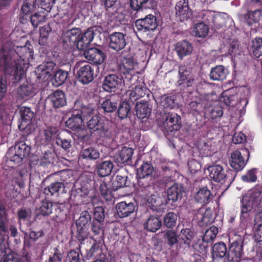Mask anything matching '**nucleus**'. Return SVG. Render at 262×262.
Wrapping results in <instances>:
<instances>
[{"instance_id": "nucleus-5", "label": "nucleus", "mask_w": 262, "mask_h": 262, "mask_svg": "<svg viewBox=\"0 0 262 262\" xmlns=\"http://www.w3.org/2000/svg\"><path fill=\"white\" fill-rule=\"evenodd\" d=\"M209 177L215 182L225 184H230L235 177L234 172L229 168L224 167L220 164H214L207 168Z\"/></svg>"}, {"instance_id": "nucleus-62", "label": "nucleus", "mask_w": 262, "mask_h": 262, "mask_svg": "<svg viewBox=\"0 0 262 262\" xmlns=\"http://www.w3.org/2000/svg\"><path fill=\"white\" fill-rule=\"evenodd\" d=\"M218 232V229L215 227H211L206 230L203 236V241L206 243L211 242L215 237Z\"/></svg>"}, {"instance_id": "nucleus-25", "label": "nucleus", "mask_w": 262, "mask_h": 262, "mask_svg": "<svg viewBox=\"0 0 262 262\" xmlns=\"http://www.w3.org/2000/svg\"><path fill=\"white\" fill-rule=\"evenodd\" d=\"M37 9L36 0H25L21 7V14H20L19 19L21 23L28 19V16Z\"/></svg>"}, {"instance_id": "nucleus-11", "label": "nucleus", "mask_w": 262, "mask_h": 262, "mask_svg": "<svg viewBox=\"0 0 262 262\" xmlns=\"http://www.w3.org/2000/svg\"><path fill=\"white\" fill-rule=\"evenodd\" d=\"M94 78V67L90 64L81 65L77 71V80L83 84L90 83L93 80Z\"/></svg>"}, {"instance_id": "nucleus-55", "label": "nucleus", "mask_w": 262, "mask_h": 262, "mask_svg": "<svg viewBox=\"0 0 262 262\" xmlns=\"http://www.w3.org/2000/svg\"><path fill=\"white\" fill-rule=\"evenodd\" d=\"M52 29L49 25H46L44 26L40 27L39 32L40 37L39 39V44L41 46H44L46 45L49 33L51 32Z\"/></svg>"}, {"instance_id": "nucleus-29", "label": "nucleus", "mask_w": 262, "mask_h": 262, "mask_svg": "<svg viewBox=\"0 0 262 262\" xmlns=\"http://www.w3.org/2000/svg\"><path fill=\"white\" fill-rule=\"evenodd\" d=\"M84 122L81 116L78 114L76 110H74L72 112L71 117L66 121L67 127L74 131L81 129Z\"/></svg>"}, {"instance_id": "nucleus-43", "label": "nucleus", "mask_w": 262, "mask_h": 262, "mask_svg": "<svg viewBox=\"0 0 262 262\" xmlns=\"http://www.w3.org/2000/svg\"><path fill=\"white\" fill-rule=\"evenodd\" d=\"M8 90V82L6 75H3L0 78V106L2 109L6 107V103L4 100Z\"/></svg>"}, {"instance_id": "nucleus-53", "label": "nucleus", "mask_w": 262, "mask_h": 262, "mask_svg": "<svg viewBox=\"0 0 262 262\" xmlns=\"http://www.w3.org/2000/svg\"><path fill=\"white\" fill-rule=\"evenodd\" d=\"M193 32L195 36L199 38H204L208 34L209 27L208 25L203 22L195 24L193 29Z\"/></svg>"}, {"instance_id": "nucleus-15", "label": "nucleus", "mask_w": 262, "mask_h": 262, "mask_svg": "<svg viewBox=\"0 0 262 262\" xmlns=\"http://www.w3.org/2000/svg\"><path fill=\"white\" fill-rule=\"evenodd\" d=\"M56 64L53 61L44 62L39 65L35 71L38 79L46 81L53 73Z\"/></svg>"}, {"instance_id": "nucleus-60", "label": "nucleus", "mask_w": 262, "mask_h": 262, "mask_svg": "<svg viewBox=\"0 0 262 262\" xmlns=\"http://www.w3.org/2000/svg\"><path fill=\"white\" fill-rule=\"evenodd\" d=\"M223 106L219 103L211 106L209 110V116L212 119L221 118L223 114Z\"/></svg>"}, {"instance_id": "nucleus-12", "label": "nucleus", "mask_w": 262, "mask_h": 262, "mask_svg": "<svg viewBox=\"0 0 262 262\" xmlns=\"http://www.w3.org/2000/svg\"><path fill=\"white\" fill-rule=\"evenodd\" d=\"M256 196L253 197L252 194H246L243 195L241 199V215L240 218L244 220L247 218L249 213L253 209H255L254 199Z\"/></svg>"}, {"instance_id": "nucleus-32", "label": "nucleus", "mask_w": 262, "mask_h": 262, "mask_svg": "<svg viewBox=\"0 0 262 262\" xmlns=\"http://www.w3.org/2000/svg\"><path fill=\"white\" fill-rule=\"evenodd\" d=\"M212 198V193L206 186L200 188L194 195L195 201L204 205L208 204Z\"/></svg>"}, {"instance_id": "nucleus-59", "label": "nucleus", "mask_w": 262, "mask_h": 262, "mask_svg": "<svg viewBox=\"0 0 262 262\" xmlns=\"http://www.w3.org/2000/svg\"><path fill=\"white\" fill-rule=\"evenodd\" d=\"M103 223L94 221H93L91 223L92 232L94 234V235L98 236L100 239H101V237L103 235Z\"/></svg>"}, {"instance_id": "nucleus-40", "label": "nucleus", "mask_w": 262, "mask_h": 262, "mask_svg": "<svg viewBox=\"0 0 262 262\" xmlns=\"http://www.w3.org/2000/svg\"><path fill=\"white\" fill-rule=\"evenodd\" d=\"M100 155L99 150L92 146L83 148L81 151V157L88 160H97L99 159Z\"/></svg>"}, {"instance_id": "nucleus-30", "label": "nucleus", "mask_w": 262, "mask_h": 262, "mask_svg": "<svg viewBox=\"0 0 262 262\" xmlns=\"http://www.w3.org/2000/svg\"><path fill=\"white\" fill-rule=\"evenodd\" d=\"M234 89L232 88L223 92L217 103L221 105L224 104L226 106H234L237 101V97L236 95L232 94V91Z\"/></svg>"}, {"instance_id": "nucleus-50", "label": "nucleus", "mask_w": 262, "mask_h": 262, "mask_svg": "<svg viewBox=\"0 0 262 262\" xmlns=\"http://www.w3.org/2000/svg\"><path fill=\"white\" fill-rule=\"evenodd\" d=\"M180 236V239L183 242V244L185 246V248H189L194 237V232L190 229H183L181 231Z\"/></svg>"}, {"instance_id": "nucleus-16", "label": "nucleus", "mask_w": 262, "mask_h": 262, "mask_svg": "<svg viewBox=\"0 0 262 262\" xmlns=\"http://www.w3.org/2000/svg\"><path fill=\"white\" fill-rule=\"evenodd\" d=\"M176 15L181 21H184L192 16V11L189 6V0H180L175 6Z\"/></svg>"}, {"instance_id": "nucleus-36", "label": "nucleus", "mask_w": 262, "mask_h": 262, "mask_svg": "<svg viewBox=\"0 0 262 262\" xmlns=\"http://www.w3.org/2000/svg\"><path fill=\"white\" fill-rule=\"evenodd\" d=\"M44 192L46 195H59L66 192L64 185L62 182H55L51 183L47 188L44 189Z\"/></svg>"}, {"instance_id": "nucleus-58", "label": "nucleus", "mask_w": 262, "mask_h": 262, "mask_svg": "<svg viewBox=\"0 0 262 262\" xmlns=\"http://www.w3.org/2000/svg\"><path fill=\"white\" fill-rule=\"evenodd\" d=\"M100 191L104 198L108 201L113 198L112 192L114 191L112 186H110L105 182H102L100 186Z\"/></svg>"}, {"instance_id": "nucleus-56", "label": "nucleus", "mask_w": 262, "mask_h": 262, "mask_svg": "<svg viewBox=\"0 0 262 262\" xmlns=\"http://www.w3.org/2000/svg\"><path fill=\"white\" fill-rule=\"evenodd\" d=\"M92 217L88 211H83L78 220L76 221V226L87 227L90 224Z\"/></svg>"}, {"instance_id": "nucleus-22", "label": "nucleus", "mask_w": 262, "mask_h": 262, "mask_svg": "<svg viewBox=\"0 0 262 262\" xmlns=\"http://www.w3.org/2000/svg\"><path fill=\"white\" fill-rule=\"evenodd\" d=\"M143 85V82L140 83V81H138V79L135 84L127 85L129 87H132V90H130L129 94V99L132 102L136 101L145 95L147 90Z\"/></svg>"}, {"instance_id": "nucleus-34", "label": "nucleus", "mask_w": 262, "mask_h": 262, "mask_svg": "<svg viewBox=\"0 0 262 262\" xmlns=\"http://www.w3.org/2000/svg\"><path fill=\"white\" fill-rule=\"evenodd\" d=\"M36 93V91L34 85L28 83L20 85L17 89L18 96L22 99L32 97Z\"/></svg>"}, {"instance_id": "nucleus-20", "label": "nucleus", "mask_w": 262, "mask_h": 262, "mask_svg": "<svg viewBox=\"0 0 262 262\" xmlns=\"http://www.w3.org/2000/svg\"><path fill=\"white\" fill-rule=\"evenodd\" d=\"M122 77L115 74H108L105 76L102 84L103 90L107 92H115L122 83Z\"/></svg>"}, {"instance_id": "nucleus-17", "label": "nucleus", "mask_w": 262, "mask_h": 262, "mask_svg": "<svg viewBox=\"0 0 262 262\" xmlns=\"http://www.w3.org/2000/svg\"><path fill=\"white\" fill-rule=\"evenodd\" d=\"M179 76L177 81L178 85L183 90L192 86L195 83L194 77L190 74V72L184 66L179 68Z\"/></svg>"}, {"instance_id": "nucleus-46", "label": "nucleus", "mask_w": 262, "mask_h": 262, "mask_svg": "<svg viewBox=\"0 0 262 262\" xmlns=\"http://www.w3.org/2000/svg\"><path fill=\"white\" fill-rule=\"evenodd\" d=\"M58 129L56 127H49L43 130V137L46 144H49L52 143V141L59 137L58 135Z\"/></svg>"}, {"instance_id": "nucleus-52", "label": "nucleus", "mask_w": 262, "mask_h": 262, "mask_svg": "<svg viewBox=\"0 0 262 262\" xmlns=\"http://www.w3.org/2000/svg\"><path fill=\"white\" fill-rule=\"evenodd\" d=\"M136 115L139 119H142L148 116L151 109L146 103H137L136 105Z\"/></svg>"}, {"instance_id": "nucleus-18", "label": "nucleus", "mask_w": 262, "mask_h": 262, "mask_svg": "<svg viewBox=\"0 0 262 262\" xmlns=\"http://www.w3.org/2000/svg\"><path fill=\"white\" fill-rule=\"evenodd\" d=\"M243 254V245L234 242L229 246L227 258L229 262H240Z\"/></svg>"}, {"instance_id": "nucleus-10", "label": "nucleus", "mask_w": 262, "mask_h": 262, "mask_svg": "<svg viewBox=\"0 0 262 262\" xmlns=\"http://www.w3.org/2000/svg\"><path fill=\"white\" fill-rule=\"evenodd\" d=\"M249 156V151L247 148H242L241 151L236 150L233 151L230 157V164L231 167L236 171L243 169L246 165L243 155Z\"/></svg>"}, {"instance_id": "nucleus-63", "label": "nucleus", "mask_w": 262, "mask_h": 262, "mask_svg": "<svg viewBox=\"0 0 262 262\" xmlns=\"http://www.w3.org/2000/svg\"><path fill=\"white\" fill-rule=\"evenodd\" d=\"M20 115L22 122L27 123L30 122L34 117V113L31 108L28 107L24 106L20 109Z\"/></svg>"}, {"instance_id": "nucleus-21", "label": "nucleus", "mask_w": 262, "mask_h": 262, "mask_svg": "<svg viewBox=\"0 0 262 262\" xmlns=\"http://www.w3.org/2000/svg\"><path fill=\"white\" fill-rule=\"evenodd\" d=\"M136 208L134 203L122 201L117 203L116 209L118 215L121 217H124L129 216L133 213Z\"/></svg>"}, {"instance_id": "nucleus-49", "label": "nucleus", "mask_w": 262, "mask_h": 262, "mask_svg": "<svg viewBox=\"0 0 262 262\" xmlns=\"http://www.w3.org/2000/svg\"><path fill=\"white\" fill-rule=\"evenodd\" d=\"M69 73L66 71L59 69L57 70L54 75L53 78V84L55 86H59L63 84L68 77Z\"/></svg>"}, {"instance_id": "nucleus-38", "label": "nucleus", "mask_w": 262, "mask_h": 262, "mask_svg": "<svg viewBox=\"0 0 262 262\" xmlns=\"http://www.w3.org/2000/svg\"><path fill=\"white\" fill-rule=\"evenodd\" d=\"M154 167L150 162H144L137 171V177L151 178Z\"/></svg>"}, {"instance_id": "nucleus-64", "label": "nucleus", "mask_w": 262, "mask_h": 262, "mask_svg": "<svg viewBox=\"0 0 262 262\" xmlns=\"http://www.w3.org/2000/svg\"><path fill=\"white\" fill-rule=\"evenodd\" d=\"M253 197H255L254 199V203H255V210L258 212H262V192L259 191H254L252 193Z\"/></svg>"}, {"instance_id": "nucleus-54", "label": "nucleus", "mask_w": 262, "mask_h": 262, "mask_svg": "<svg viewBox=\"0 0 262 262\" xmlns=\"http://www.w3.org/2000/svg\"><path fill=\"white\" fill-rule=\"evenodd\" d=\"M131 107L127 101H123L118 106L117 114L118 117L121 119H125L128 117L130 114Z\"/></svg>"}, {"instance_id": "nucleus-41", "label": "nucleus", "mask_w": 262, "mask_h": 262, "mask_svg": "<svg viewBox=\"0 0 262 262\" xmlns=\"http://www.w3.org/2000/svg\"><path fill=\"white\" fill-rule=\"evenodd\" d=\"M138 178V184L140 191L143 193L145 196H152L151 190L153 189V186L150 184L151 178L149 180H147L149 178L137 177Z\"/></svg>"}, {"instance_id": "nucleus-51", "label": "nucleus", "mask_w": 262, "mask_h": 262, "mask_svg": "<svg viewBox=\"0 0 262 262\" xmlns=\"http://www.w3.org/2000/svg\"><path fill=\"white\" fill-rule=\"evenodd\" d=\"M78 114L81 116L84 122L88 121L92 117L94 116L95 110L90 106L82 105L80 110L76 109Z\"/></svg>"}, {"instance_id": "nucleus-47", "label": "nucleus", "mask_w": 262, "mask_h": 262, "mask_svg": "<svg viewBox=\"0 0 262 262\" xmlns=\"http://www.w3.org/2000/svg\"><path fill=\"white\" fill-rule=\"evenodd\" d=\"M261 9L259 8H257L253 11H249L245 16V18L248 25H251L258 23L261 16Z\"/></svg>"}, {"instance_id": "nucleus-28", "label": "nucleus", "mask_w": 262, "mask_h": 262, "mask_svg": "<svg viewBox=\"0 0 262 262\" xmlns=\"http://www.w3.org/2000/svg\"><path fill=\"white\" fill-rule=\"evenodd\" d=\"M228 249L226 244L220 242L214 244L212 246L211 254L213 259L220 260L227 258Z\"/></svg>"}, {"instance_id": "nucleus-44", "label": "nucleus", "mask_w": 262, "mask_h": 262, "mask_svg": "<svg viewBox=\"0 0 262 262\" xmlns=\"http://www.w3.org/2000/svg\"><path fill=\"white\" fill-rule=\"evenodd\" d=\"M111 184L112 188L114 191L120 188L127 187L128 186L127 184V177L117 174L116 176L113 178Z\"/></svg>"}, {"instance_id": "nucleus-48", "label": "nucleus", "mask_w": 262, "mask_h": 262, "mask_svg": "<svg viewBox=\"0 0 262 262\" xmlns=\"http://www.w3.org/2000/svg\"><path fill=\"white\" fill-rule=\"evenodd\" d=\"M251 50L255 58L262 55V38L256 37L251 41Z\"/></svg>"}, {"instance_id": "nucleus-14", "label": "nucleus", "mask_w": 262, "mask_h": 262, "mask_svg": "<svg viewBox=\"0 0 262 262\" xmlns=\"http://www.w3.org/2000/svg\"><path fill=\"white\" fill-rule=\"evenodd\" d=\"M134 150L132 148L123 146L114 156V161L118 166H122L123 164L129 165L132 163V156Z\"/></svg>"}, {"instance_id": "nucleus-39", "label": "nucleus", "mask_w": 262, "mask_h": 262, "mask_svg": "<svg viewBox=\"0 0 262 262\" xmlns=\"http://www.w3.org/2000/svg\"><path fill=\"white\" fill-rule=\"evenodd\" d=\"M52 202L45 199L42 200L40 206L36 209L37 215L48 216L52 213Z\"/></svg>"}, {"instance_id": "nucleus-57", "label": "nucleus", "mask_w": 262, "mask_h": 262, "mask_svg": "<svg viewBox=\"0 0 262 262\" xmlns=\"http://www.w3.org/2000/svg\"><path fill=\"white\" fill-rule=\"evenodd\" d=\"M177 215L172 212L166 214L163 219V224L168 228H172L176 225Z\"/></svg>"}, {"instance_id": "nucleus-33", "label": "nucleus", "mask_w": 262, "mask_h": 262, "mask_svg": "<svg viewBox=\"0 0 262 262\" xmlns=\"http://www.w3.org/2000/svg\"><path fill=\"white\" fill-rule=\"evenodd\" d=\"M162 225L161 220L157 216L151 215L143 224L145 230L151 232H156Z\"/></svg>"}, {"instance_id": "nucleus-2", "label": "nucleus", "mask_w": 262, "mask_h": 262, "mask_svg": "<svg viewBox=\"0 0 262 262\" xmlns=\"http://www.w3.org/2000/svg\"><path fill=\"white\" fill-rule=\"evenodd\" d=\"M94 32L92 28H88L84 33L80 28L73 27L63 32V46L65 48L82 51L86 49L93 40Z\"/></svg>"}, {"instance_id": "nucleus-1", "label": "nucleus", "mask_w": 262, "mask_h": 262, "mask_svg": "<svg viewBox=\"0 0 262 262\" xmlns=\"http://www.w3.org/2000/svg\"><path fill=\"white\" fill-rule=\"evenodd\" d=\"M33 58V50L27 46L17 47L15 50L3 46L0 51V67L6 75L11 76L13 83L19 82L24 78L25 69L30 59Z\"/></svg>"}, {"instance_id": "nucleus-6", "label": "nucleus", "mask_w": 262, "mask_h": 262, "mask_svg": "<svg viewBox=\"0 0 262 262\" xmlns=\"http://www.w3.org/2000/svg\"><path fill=\"white\" fill-rule=\"evenodd\" d=\"M31 149V146L25 141L20 140L9 149L7 156L11 161L19 164L23 162L24 159L29 155Z\"/></svg>"}, {"instance_id": "nucleus-61", "label": "nucleus", "mask_w": 262, "mask_h": 262, "mask_svg": "<svg viewBox=\"0 0 262 262\" xmlns=\"http://www.w3.org/2000/svg\"><path fill=\"white\" fill-rule=\"evenodd\" d=\"M174 104L173 96L163 95L161 97L160 105L164 108L172 109L174 107Z\"/></svg>"}, {"instance_id": "nucleus-23", "label": "nucleus", "mask_w": 262, "mask_h": 262, "mask_svg": "<svg viewBox=\"0 0 262 262\" xmlns=\"http://www.w3.org/2000/svg\"><path fill=\"white\" fill-rule=\"evenodd\" d=\"M183 188L181 185L174 183L173 185L169 187L167 190V202L170 201L171 203L177 202L182 198Z\"/></svg>"}, {"instance_id": "nucleus-3", "label": "nucleus", "mask_w": 262, "mask_h": 262, "mask_svg": "<svg viewBox=\"0 0 262 262\" xmlns=\"http://www.w3.org/2000/svg\"><path fill=\"white\" fill-rule=\"evenodd\" d=\"M86 124L90 133L96 136L97 141L106 142L112 139V133L108 128L107 121L100 116H92Z\"/></svg>"}, {"instance_id": "nucleus-7", "label": "nucleus", "mask_w": 262, "mask_h": 262, "mask_svg": "<svg viewBox=\"0 0 262 262\" xmlns=\"http://www.w3.org/2000/svg\"><path fill=\"white\" fill-rule=\"evenodd\" d=\"M158 26L156 17L152 14H148L144 18L137 19L134 23V30L146 32L155 30Z\"/></svg>"}, {"instance_id": "nucleus-9", "label": "nucleus", "mask_w": 262, "mask_h": 262, "mask_svg": "<svg viewBox=\"0 0 262 262\" xmlns=\"http://www.w3.org/2000/svg\"><path fill=\"white\" fill-rule=\"evenodd\" d=\"M163 119V126L167 133H172L180 129L181 117L177 114H165Z\"/></svg>"}, {"instance_id": "nucleus-24", "label": "nucleus", "mask_w": 262, "mask_h": 262, "mask_svg": "<svg viewBox=\"0 0 262 262\" xmlns=\"http://www.w3.org/2000/svg\"><path fill=\"white\" fill-rule=\"evenodd\" d=\"M90 190V189L88 186L72 189L70 194V199L76 204H80L83 203V199L88 195Z\"/></svg>"}, {"instance_id": "nucleus-8", "label": "nucleus", "mask_w": 262, "mask_h": 262, "mask_svg": "<svg viewBox=\"0 0 262 262\" xmlns=\"http://www.w3.org/2000/svg\"><path fill=\"white\" fill-rule=\"evenodd\" d=\"M108 39L109 48L116 52L122 50L127 44L126 34L120 32H113Z\"/></svg>"}, {"instance_id": "nucleus-45", "label": "nucleus", "mask_w": 262, "mask_h": 262, "mask_svg": "<svg viewBox=\"0 0 262 262\" xmlns=\"http://www.w3.org/2000/svg\"><path fill=\"white\" fill-rule=\"evenodd\" d=\"M55 213L53 220L57 223L63 222L66 219L67 215L64 205L63 204L57 205L55 209Z\"/></svg>"}, {"instance_id": "nucleus-4", "label": "nucleus", "mask_w": 262, "mask_h": 262, "mask_svg": "<svg viewBox=\"0 0 262 262\" xmlns=\"http://www.w3.org/2000/svg\"><path fill=\"white\" fill-rule=\"evenodd\" d=\"M135 62L130 56L121 57L117 61V71L126 85H132L137 81L139 76L134 73Z\"/></svg>"}, {"instance_id": "nucleus-42", "label": "nucleus", "mask_w": 262, "mask_h": 262, "mask_svg": "<svg viewBox=\"0 0 262 262\" xmlns=\"http://www.w3.org/2000/svg\"><path fill=\"white\" fill-rule=\"evenodd\" d=\"M117 107L118 103L114 96L106 97L101 103V108L105 113H113L117 110Z\"/></svg>"}, {"instance_id": "nucleus-37", "label": "nucleus", "mask_w": 262, "mask_h": 262, "mask_svg": "<svg viewBox=\"0 0 262 262\" xmlns=\"http://www.w3.org/2000/svg\"><path fill=\"white\" fill-rule=\"evenodd\" d=\"M95 242L92 245L91 247L88 250H86V254L84 255V259L89 260L92 258H100L101 254H104L100 248V243L97 242V239H95Z\"/></svg>"}, {"instance_id": "nucleus-35", "label": "nucleus", "mask_w": 262, "mask_h": 262, "mask_svg": "<svg viewBox=\"0 0 262 262\" xmlns=\"http://www.w3.org/2000/svg\"><path fill=\"white\" fill-rule=\"evenodd\" d=\"M192 50L191 44L186 40L178 42L175 47V50L180 59L190 55L192 53Z\"/></svg>"}, {"instance_id": "nucleus-13", "label": "nucleus", "mask_w": 262, "mask_h": 262, "mask_svg": "<svg viewBox=\"0 0 262 262\" xmlns=\"http://www.w3.org/2000/svg\"><path fill=\"white\" fill-rule=\"evenodd\" d=\"M83 51L85 58L95 64L103 63L106 58L105 53L97 48H91Z\"/></svg>"}, {"instance_id": "nucleus-31", "label": "nucleus", "mask_w": 262, "mask_h": 262, "mask_svg": "<svg viewBox=\"0 0 262 262\" xmlns=\"http://www.w3.org/2000/svg\"><path fill=\"white\" fill-rule=\"evenodd\" d=\"M228 74L227 68L222 65H217L212 68L210 72V78L214 81H223Z\"/></svg>"}, {"instance_id": "nucleus-26", "label": "nucleus", "mask_w": 262, "mask_h": 262, "mask_svg": "<svg viewBox=\"0 0 262 262\" xmlns=\"http://www.w3.org/2000/svg\"><path fill=\"white\" fill-rule=\"evenodd\" d=\"M0 245V262H22L20 256Z\"/></svg>"}, {"instance_id": "nucleus-19", "label": "nucleus", "mask_w": 262, "mask_h": 262, "mask_svg": "<svg viewBox=\"0 0 262 262\" xmlns=\"http://www.w3.org/2000/svg\"><path fill=\"white\" fill-rule=\"evenodd\" d=\"M114 163L110 159L104 158L97 161L96 170L98 176L104 177L109 176L114 168Z\"/></svg>"}, {"instance_id": "nucleus-27", "label": "nucleus", "mask_w": 262, "mask_h": 262, "mask_svg": "<svg viewBox=\"0 0 262 262\" xmlns=\"http://www.w3.org/2000/svg\"><path fill=\"white\" fill-rule=\"evenodd\" d=\"M52 105L54 108H60L65 106L67 104V99L63 91L56 90L48 97Z\"/></svg>"}]
</instances>
